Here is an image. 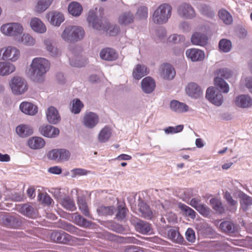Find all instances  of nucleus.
<instances>
[{"label":"nucleus","mask_w":252,"mask_h":252,"mask_svg":"<svg viewBox=\"0 0 252 252\" xmlns=\"http://www.w3.org/2000/svg\"><path fill=\"white\" fill-rule=\"evenodd\" d=\"M206 97L210 102L217 106H220L223 102L222 94L218 91L216 92L213 87L207 89Z\"/></svg>","instance_id":"9d476101"},{"label":"nucleus","mask_w":252,"mask_h":252,"mask_svg":"<svg viewBox=\"0 0 252 252\" xmlns=\"http://www.w3.org/2000/svg\"><path fill=\"white\" fill-rule=\"evenodd\" d=\"M161 74L163 77L166 79H172L176 74L174 68L168 63H163L161 65Z\"/></svg>","instance_id":"393cba45"},{"label":"nucleus","mask_w":252,"mask_h":252,"mask_svg":"<svg viewBox=\"0 0 252 252\" xmlns=\"http://www.w3.org/2000/svg\"><path fill=\"white\" fill-rule=\"evenodd\" d=\"M0 220L4 225L9 228H17L21 224L17 218L8 215L0 214Z\"/></svg>","instance_id":"4468645a"},{"label":"nucleus","mask_w":252,"mask_h":252,"mask_svg":"<svg viewBox=\"0 0 252 252\" xmlns=\"http://www.w3.org/2000/svg\"><path fill=\"white\" fill-rule=\"evenodd\" d=\"M186 238L187 240L191 243H193L195 240V233L191 228H188L186 232Z\"/></svg>","instance_id":"680f3d73"},{"label":"nucleus","mask_w":252,"mask_h":252,"mask_svg":"<svg viewBox=\"0 0 252 252\" xmlns=\"http://www.w3.org/2000/svg\"><path fill=\"white\" fill-rule=\"evenodd\" d=\"M196 210L202 216L207 217L210 215L211 209L206 205L201 204L198 206Z\"/></svg>","instance_id":"6e6d98bb"},{"label":"nucleus","mask_w":252,"mask_h":252,"mask_svg":"<svg viewBox=\"0 0 252 252\" xmlns=\"http://www.w3.org/2000/svg\"><path fill=\"white\" fill-rule=\"evenodd\" d=\"M15 70V66L9 63L0 62V75H8Z\"/></svg>","instance_id":"c9c22d12"},{"label":"nucleus","mask_w":252,"mask_h":252,"mask_svg":"<svg viewBox=\"0 0 252 252\" xmlns=\"http://www.w3.org/2000/svg\"><path fill=\"white\" fill-rule=\"evenodd\" d=\"M134 16L130 11L122 13L118 18V23L122 26H127L134 22Z\"/></svg>","instance_id":"bb28decb"},{"label":"nucleus","mask_w":252,"mask_h":252,"mask_svg":"<svg viewBox=\"0 0 252 252\" xmlns=\"http://www.w3.org/2000/svg\"><path fill=\"white\" fill-rule=\"evenodd\" d=\"M219 228L225 233L230 234L235 231L236 226L231 221L224 220L220 223Z\"/></svg>","instance_id":"7c9ffc66"},{"label":"nucleus","mask_w":252,"mask_h":252,"mask_svg":"<svg viewBox=\"0 0 252 252\" xmlns=\"http://www.w3.org/2000/svg\"><path fill=\"white\" fill-rule=\"evenodd\" d=\"M138 206L142 217L148 220L152 219L153 216V212L146 203L141 202L139 203Z\"/></svg>","instance_id":"2f4dec72"},{"label":"nucleus","mask_w":252,"mask_h":252,"mask_svg":"<svg viewBox=\"0 0 252 252\" xmlns=\"http://www.w3.org/2000/svg\"><path fill=\"white\" fill-rule=\"evenodd\" d=\"M149 72V70L146 66L138 64L134 68L132 75L135 79L139 80L147 75Z\"/></svg>","instance_id":"cd10ccee"},{"label":"nucleus","mask_w":252,"mask_h":252,"mask_svg":"<svg viewBox=\"0 0 252 252\" xmlns=\"http://www.w3.org/2000/svg\"><path fill=\"white\" fill-rule=\"evenodd\" d=\"M0 31L5 35L16 36L23 32V28L19 23H7L1 26Z\"/></svg>","instance_id":"6e6552de"},{"label":"nucleus","mask_w":252,"mask_h":252,"mask_svg":"<svg viewBox=\"0 0 252 252\" xmlns=\"http://www.w3.org/2000/svg\"><path fill=\"white\" fill-rule=\"evenodd\" d=\"M219 16L226 25L230 24L232 22L233 19L231 15L225 10H220L219 12Z\"/></svg>","instance_id":"a18cd8bd"},{"label":"nucleus","mask_w":252,"mask_h":252,"mask_svg":"<svg viewBox=\"0 0 252 252\" xmlns=\"http://www.w3.org/2000/svg\"><path fill=\"white\" fill-rule=\"evenodd\" d=\"M46 18L52 25L58 27L64 20L63 14L56 11H50L47 13Z\"/></svg>","instance_id":"ddd939ff"},{"label":"nucleus","mask_w":252,"mask_h":252,"mask_svg":"<svg viewBox=\"0 0 252 252\" xmlns=\"http://www.w3.org/2000/svg\"><path fill=\"white\" fill-rule=\"evenodd\" d=\"M2 59L11 62L16 61L20 56V52L18 49L13 46H8L3 49Z\"/></svg>","instance_id":"9b49d317"},{"label":"nucleus","mask_w":252,"mask_h":252,"mask_svg":"<svg viewBox=\"0 0 252 252\" xmlns=\"http://www.w3.org/2000/svg\"><path fill=\"white\" fill-rule=\"evenodd\" d=\"M20 109L24 113L29 115H34L38 111V108L36 105L26 101L21 103Z\"/></svg>","instance_id":"412c9836"},{"label":"nucleus","mask_w":252,"mask_h":252,"mask_svg":"<svg viewBox=\"0 0 252 252\" xmlns=\"http://www.w3.org/2000/svg\"><path fill=\"white\" fill-rule=\"evenodd\" d=\"M170 108L173 111L179 113L185 112L189 110V107L187 104L176 100L171 101Z\"/></svg>","instance_id":"473e14b6"},{"label":"nucleus","mask_w":252,"mask_h":252,"mask_svg":"<svg viewBox=\"0 0 252 252\" xmlns=\"http://www.w3.org/2000/svg\"><path fill=\"white\" fill-rule=\"evenodd\" d=\"M83 103L79 99H74L72 101V105L71 109V112L74 114H78L83 107Z\"/></svg>","instance_id":"3c124183"},{"label":"nucleus","mask_w":252,"mask_h":252,"mask_svg":"<svg viewBox=\"0 0 252 252\" xmlns=\"http://www.w3.org/2000/svg\"><path fill=\"white\" fill-rule=\"evenodd\" d=\"M50 239L53 242L65 244L73 245L77 238L64 232L53 231L50 234Z\"/></svg>","instance_id":"1a4fd4ad"},{"label":"nucleus","mask_w":252,"mask_h":252,"mask_svg":"<svg viewBox=\"0 0 252 252\" xmlns=\"http://www.w3.org/2000/svg\"><path fill=\"white\" fill-rule=\"evenodd\" d=\"M19 211L23 215L29 218H32L35 214L34 208L31 205L26 204L20 207Z\"/></svg>","instance_id":"37998d69"},{"label":"nucleus","mask_w":252,"mask_h":252,"mask_svg":"<svg viewBox=\"0 0 252 252\" xmlns=\"http://www.w3.org/2000/svg\"><path fill=\"white\" fill-rule=\"evenodd\" d=\"M53 0H37L34 11L41 13L45 11L51 4Z\"/></svg>","instance_id":"e433bc0d"},{"label":"nucleus","mask_w":252,"mask_h":252,"mask_svg":"<svg viewBox=\"0 0 252 252\" xmlns=\"http://www.w3.org/2000/svg\"><path fill=\"white\" fill-rule=\"evenodd\" d=\"M118 209V211L117 213L116 217L118 220H122L126 217L127 210L125 206L122 205H119Z\"/></svg>","instance_id":"4d7b16f0"},{"label":"nucleus","mask_w":252,"mask_h":252,"mask_svg":"<svg viewBox=\"0 0 252 252\" xmlns=\"http://www.w3.org/2000/svg\"><path fill=\"white\" fill-rule=\"evenodd\" d=\"M111 135V132L110 128L108 126H105L100 131L98 134V139L100 142H105L109 140Z\"/></svg>","instance_id":"c03bdc74"},{"label":"nucleus","mask_w":252,"mask_h":252,"mask_svg":"<svg viewBox=\"0 0 252 252\" xmlns=\"http://www.w3.org/2000/svg\"><path fill=\"white\" fill-rule=\"evenodd\" d=\"M46 117L48 121L51 124L58 123L60 117L57 110L54 107H50L46 112Z\"/></svg>","instance_id":"c85d7f7f"},{"label":"nucleus","mask_w":252,"mask_h":252,"mask_svg":"<svg viewBox=\"0 0 252 252\" xmlns=\"http://www.w3.org/2000/svg\"><path fill=\"white\" fill-rule=\"evenodd\" d=\"M69 13L74 16H79L83 10L82 6L77 2H71L68 7Z\"/></svg>","instance_id":"58836bf2"},{"label":"nucleus","mask_w":252,"mask_h":252,"mask_svg":"<svg viewBox=\"0 0 252 252\" xmlns=\"http://www.w3.org/2000/svg\"><path fill=\"white\" fill-rule=\"evenodd\" d=\"M31 28L35 32L43 33L46 31L45 24L39 18L34 17L30 21Z\"/></svg>","instance_id":"5701e85b"},{"label":"nucleus","mask_w":252,"mask_h":252,"mask_svg":"<svg viewBox=\"0 0 252 252\" xmlns=\"http://www.w3.org/2000/svg\"><path fill=\"white\" fill-rule=\"evenodd\" d=\"M87 21L94 29L104 30L111 36H115L120 32V28L118 26L110 25L105 18H97L94 11L89 12Z\"/></svg>","instance_id":"f257e3e1"},{"label":"nucleus","mask_w":252,"mask_h":252,"mask_svg":"<svg viewBox=\"0 0 252 252\" xmlns=\"http://www.w3.org/2000/svg\"><path fill=\"white\" fill-rule=\"evenodd\" d=\"M100 57L103 60L112 61H115L118 58V54L115 50L106 48L101 51Z\"/></svg>","instance_id":"a878e982"},{"label":"nucleus","mask_w":252,"mask_h":252,"mask_svg":"<svg viewBox=\"0 0 252 252\" xmlns=\"http://www.w3.org/2000/svg\"><path fill=\"white\" fill-rule=\"evenodd\" d=\"M21 42L26 45H33L35 43L34 39L30 34L25 33L21 38Z\"/></svg>","instance_id":"864d4df0"},{"label":"nucleus","mask_w":252,"mask_h":252,"mask_svg":"<svg viewBox=\"0 0 252 252\" xmlns=\"http://www.w3.org/2000/svg\"><path fill=\"white\" fill-rule=\"evenodd\" d=\"M172 7L167 3H162L155 11L153 20L155 23L162 24L165 23L171 17Z\"/></svg>","instance_id":"20e7f679"},{"label":"nucleus","mask_w":252,"mask_h":252,"mask_svg":"<svg viewBox=\"0 0 252 252\" xmlns=\"http://www.w3.org/2000/svg\"><path fill=\"white\" fill-rule=\"evenodd\" d=\"M186 54L187 57L193 62L201 61L205 58L204 52L199 49H188L187 50Z\"/></svg>","instance_id":"aec40b11"},{"label":"nucleus","mask_w":252,"mask_h":252,"mask_svg":"<svg viewBox=\"0 0 252 252\" xmlns=\"http://www.w3.org/2000/svg\"><path fill=\"white\" fill-rule=\"evenodd\" d=\"M212 208L218 213L221 214L224 213L225 209L222 206L221 201L217 198H213L210 200Z\"/></svg>","instance_id":"79ce46f5"},{"label":"nucleus","mask_w":252,"mask_h":252,"mask_svg":"<svg viewBox=\"0 0 252 252\" xmlns=\"http://www.w3.org/2000/svg\"><path fill=\"white\" fill-rule=\"evenodd\" d=\"M125 252H143L142 250V248L136 247L135 246H130L127 247L125 250Z\"/></svg>","instance_id":"69168bd1"},{"label":"nucleus","mask_w":252,"mask_h":252,"mask_svg":"<svg viewBox=\"0 0 252 252\" xmlns=\"http://www.w3.org/2000/svg\"><path fill=\"white\" fill-rule=\"evenodd\" d=\"M78 204L79 208L82 212V214L86 217L92 218V216L90 214L89 209L85 200L83 199H79L78 202Z\"/></svg>","instance_id":"09e8293b"},{"label":"nucleus","mask_w":252,"mask_h":252,"mask_svg":"<svg viewBox=\"0 0 252 252\" xmlns=\"http://www.w3.org/2000/svg\"><path fill=\"white\" fill-rule=\"evenodd\" d=\"M17 133L22 137H27L33 133L32 129L29 126L21 125L16 128Z\"/></svg>","instance_id":"4c0bfd02"},{"label":"nucleus","mask_w":252,"mask_h":252,"mask_svg":"<svg viewBox=\"0 0 252 252\" xmlns=\"http://www.w3.org/2000/svg\"><path fill=\"white\" fill-rule=\"evenodd\" d=\"M72 218L74 222L80 226L88 227L91 226V222L80 215L74 214L73 215Z\"/></svg>","instance_id":"ea45409f"},{"label":"nucleus","mask_w":252,"mask_h":252,"mask_svg":"<svg viewBox=\"0 0 252 252\" xmlns=\"http://www.w3.org/2000/svg\"><path fill=\"white\" fill-rule=\"evenodd\" d=\"M186 93L193 98H198L202 94L200 88L194 83H189L186 89Z\"/></svg>","instance_id":"4be33fe9"},{"label":"nucleus","mask_w":252,"mask_h":252,"mask_svg":"<svg viewBox=\"0 0 252 252\" xmlns=\"http://www.w3.org/2000/svg\"><path fill=\"white\" fill-rule=\"evenodd\" d=\"M62 229L74 234L80 236H86L87 233L85 231L80 229L70 223L61 221V225L60 226Z\"/></svg>","instance_id":"a211bd4d"},{"label":"nucleus","mask_w":252,"mask_h":252,"mask_svg":"<svg viewBox=\"0 0 252 252\" xmlns=\"http://www.w3.org/2000/svg\"><path fill=\"white\" fill-rule=\"evenodd\" d=\"M12 93L16 95H20L25 93L28 89L26 81L19 76L14 77L9 83Z\"/></svg>","instance_id":"423d86ee"},{"label":"nucleus","mask_w":252,"mask_h":252,"mask_svg":"<svg viewBox=\"0 0 252 252\" xmlns=\"http://www.w3.org/2000/svg\"><path fill=\"white\" fill-rule=\"evenodd\" d=\"M191 40L194 45L204 46L207 43L208 37L204 34L196 32L192 35Z\"/></svg>","instance_id":"c756f323"},{"label":"nucleus","mask_w":252,"mask_h":252,"mask_svg":"<svg viewBox=\"0 0 252 252\" xmlns=\"http://www.w3.org/2000/svg\"><path fill=\"white\" fill-rule=\"evenodd\" d=\"M201 203V200L198 198H193L190 201L189 205L195 209L198 206H200Z\"/></svg>","instance_id":"338daca9"},{"label":"nucleus","mask_w":252,"mask_h":252,"mask_svg":"<svg viewBox=\"0 0 252 252\" xmlns=\"http://www.w3.org/2000/svg\"><path fill=\"white\" fill-rule=\"evenodd\" d=\"M177 12L180 17L185 19H191L195 15L193 7L187 3L181 4L178 8Z\"/></svg>","instance_id":"f8f14e48"},{"label":"nucleus","mask_w":252,"mask_h":252,"mask_svg":"<svg viewBox=\"0 0 252 252\" xmlns=\"http://www.w3.org/2000/svg\"><path fill=\"white\" fill-rule=\"evenodd\" d=\"M239 198L241 208L243 211H246L249 206L252 205V197L243 192H241L239 194Z\"/></svg>","instance_id":"72a5a7b5"},{"label":"nucleus","mask_w":252,"mask_h":252,"mask_svg":"<svg viewBox=\"0 0 252 252\" xmlns=\"http://www.w3.org/2000/svg\"><path fill=\"white\" fill-rule=\"evenodd\" d=\"M59 202L64 208L68 210L73 211L76 209L74 202L69 196L63 198Z\"/></svg>","instance_id":"a19ab883"},{"label":"nucleus","mask_w":252,"mask_h":252,"mask_svg":"<svg viewBox=\"0 0 252 252\" xmlns=\"http://www.w3.org/2000/svg\"><path fill=\"white\" fill-rule=\"evenodd\" d=\"M224 198L226 200L227 203L230 206H235L237 204V201L234 200L230 192L226 191H225L224 195Z\"/></svg>","instance_id":"0e129e2a"},{"label":"nucleus","mask_w":252,"mask_h":252,"mask_svg":"<svg viewBox=\"0 0 252 252\" xmlns=\"http://www.w3.org/2000/svg\"><path fill=\"white\" fill-rule=\"evenodd\" d=\"M167 235L170 239L177 243L181 242L183 239L179 231L174 229L168 230Z\"/></svg>","instance_id":"49530a36"},{"label":"nucleus","mask_w":252,"mask_h":252,"mask_svg":"<svg viewBox=\"0 0 252 252\" xmlns=\"http://www.w3.org/2000/svg\"><path fill=\"white\" fill-rule=\"evenodd\" d=\"M216 74L218 76L214 79L215 85L223 93H228L229 90V86L221 77L225 79L229 78L232 76L231 71L226 68L220 69L216 71Z\"/></svg>","instance_id":"39448f33"},{"label":"nucleus","mask_w":252,"mask_h":252,"mask_svg":"<svg viewBox=\"0 0 252 252\" xmlns=\"http://www.w3.org/2000/svg\"><path fill=\"white\" fill-rule=\"evenodd\" d=\"M48 171L52 174H60L62 173V170L61 167L58 166H55L52 167H50Z\"/></svg>","instance_id":"774afa93"},{"label":"nucleus","mask_w":252,"mask_h":252,"mask_svg":"<svg viewBox=\"0 0 252 252\" xmlns=\"http://www.w3.org/2000/svg\"><path fill=\"white\" fill-rule=\"evenodd\" d=\"M136 15L139 19H146L148 17V8L146 6L140 7L136 12Z\"/></svg>","instance_id":"13d9d810"},{"label":"nucleus","mask_w":252,"mask_h":252,"mask_svg":"<svg viewBox=\"0 0 252 252\" xmlns=\"http://www.w3.org/2000/svg\"><path fill=\"white\" fill-rule=\"evenodd\" d=\"M50 65L49 61L44 58H34L31 64L33 76L37 78L42 77L49 70Z\"/></svg>","instance_id":"7ed1b4c3"},{"label":"nucleus","mask_w":252,"mask_h":252,"mask_svg":"<svg viewBox=\"0 0 252 252\" xmlns=\"http://www.w3.org/2000/svg\"><path fill=\"white\" fill-rule=\"evenodd\" d=\"M28 146L32 149H42L45 145V141L40 137H32L29 139L27 142Z\"/></svg>","instance_id":"b1692460"},{"label":"nucleus","mask_w":252,"mask_h":252,"mask_svg":"<svg viewBox=\"0 0 252 252\" xmlns=\"http://www.w3.org/2000/svg\"><path fill=\"white\" fill-rule=\"evenodd\" d=\"M97 211L101 216L112 215L115 211V208L113 206H101L97 209Z\"/></svg>","instance_id":"de8ad7c7"},{"label":"nucleus","mask_w":252,"mask_h":252,"mask_svg":"<svg viewBox=\"0 0 252 252\" xmlns=\"http://www.w3.org/2000/svg\"><path fill=\"white\" fill-rule=\"evenodd\" d=\"M40 134L47 137H55L60 133L59 129L50 125L41 126L39 128Z\"/></svg>","instance_id":"f3484780"},{"label":"nucleus","mask_w":252,"mask_h":252,"mask_svg":"<svg viewBox=\"0 0 252 252\" xmlns=\"http://www.w3.org/2000/svg\"><path fill=\"white\" fill-rule=\"evenodd\" d=\"M235 105L242 108H248L252 106V98L247 94H241L235 100Z\"/></svg>","instance_id":"2eb2a0df"},{"label":"nucleus","mask_w":252,"mask_h":252,"mask_svg":"<svg viewBox=\"0 0 252 252\" xmlns=\"http://www.w3.org/2000/svg\"><path fill=\"white\" fill-rule=\"evenodd\" d=\"M219 48L223 52H229L231 48V42L230 40L226 39H222L220 41Z\"/></svg>","instance_id":"8fccbe9b"},{"label":"nucleus","mask_w":252,"mask_h":252,"mask_svg":"<svg viewBox=\"0 0 252 252\" xmlns=\"http://www.w3.org/2000/svg\"><path fill=\"white\" fill-rule=\"evenodd\" d=\"M98 122V117L94 113H86L83 118L84 125L89 128L94 127Z\"/></svg>","instance_id":"dca6fc26"},{"label":"nucleus","mask_w":252,"mask_h":252,"mask_svg":"<svg viewBox=\"0 0 252 252\" xmlns=\"http://www.w3.org/2000/svg\"><path fill=\"white\" fill-rule=\"evenodd\" d=\"M183 125H178L176 126H168L164 129L166 134H174L182 131L183 129Z\"/></svg>","instance_id":"5fc2aeb1"},{"label":"nucleus","mask_w":252,"mask_h":252,"mask_svg":"<svg viewBox=\"0 0 252 252\" xmlns=\"http://www.w3.org/2000/svg\"><path fill=\"white\" fill-rule=\"evenodd\" d=\"M135 229L139 232L146 234L150 232L151 226V224L147 222L139 220L134 224Z\"/></svg>","instance_id":"f704fd0d"},{"label":"nucleus","mask_w":252,"mask_h":252,"mask_svg":"<svg viewBox=\"0 0 252 252\" xmlns=\"http://www.w3.org/2000/svg\"><path fill=\"white\" fill-rule=\"evenodd\" d=\"M169 41L174 43H178L184 41L185 38L183 36L176 34L171 35L168 38Z\"/></svg>","instance_id":"e2e57ef3"},{"label":"nucleus","mask_w":252,"mask_h":252,"mask_svg":"<svg viewBox=\"0 0 252 252\" xmlns=\"http://www.w3.org/2000/svg\"><path fill=\"white\" fill-rule=\"evenodd\" d=\"M44 44L46 46L47 50L51 53V55L55 56L58 54L57 49L54 48L49 40H45Z\"/></svg>","instance_id":"bf43d9fd"},{"label":"nucleus","mask_w":252,"mask_h":252,"mask_svg":"<svg viewBox=\"0 0 252 252\" xmlns=\"http://www.w3.org/2000/svg\"><path fill=\"white\" fill-rule=\"evenodd\" d=\"M142 89L144 92L147 94L151 93L154 91L156 87L155 80L151 77L144 78L141 82Z\"/></svg>","instance_id":"6ab92c4d"},{"label":"nucleus","mask_w":252,"mask_h":252,"mask_svg":"<svg viewBox=\"0 0 252 252\" xmlns=\"http://www.w3.org/2000/svg\"><path fill=\"white\" fill-rule=\"evenodd\" d=\"M84 35L85 31L82 27L77 26H68L63 30L61 37L66 42H74L82 39Z\"/></svg>","instance_id":"f03ea898"},{"label":"nucleus","mask_w":252,"mask_h":252,"mask_svg":"<svg viewBox=\"0 0 252 252\" xmlns=\"http://www.w3.org/2000/svg\"><path fill=\"white\" fill-rule=\"evenodd\" d=\"M70 156V152L65 149H54L50 151L47 155L49 159L58 162L68 160Z\"/></svg>","instance_id":"0eeeda50"},{"label":"nucleus","mask_w":252,"mask_h":252,"mask_svg":"<svg viewBox=\"0 0 252 252\" xmlns=\"http://www.w3.org/2000/svg\"><path fill=\"white\" fill-rule=\"evenodd\" d=\"M179 207L183 211L185 212L186 215L190 217L192 219L195 217V212L189 206L185 204L180 203Z\"/></svg>","instance_id":"603ef678"},{"label":"nucleus","mask_w":252,"mask_h":252,"mask_svg":"<svg viewBox=\"0 0 252 252\" xmlns=\"http://www.w3.org/2000/svg\"><path fill=\"white\" fill-rule=\"evenodd\" d=\"M72 177H75L77 176H84L87 175L90 171L82 168H75L71 171Z\"/></svg>","instance_id":"052dcab7"}]
</instances>
